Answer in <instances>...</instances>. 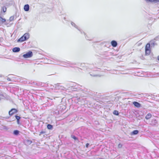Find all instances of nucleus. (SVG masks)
I'll use <instances>...</instances> for the list:
<instances>
[{"instance_id":"obj_29","label":"nucleus","mask_w":159,"mask_h":159,"mask_svg":"<svg viewBox=\"0 0 159 159\" xmlns=\"http://www.w3.org/2000/svg\"><path fill=\"white\" fill-rule=\"evenodd\" d=\"M89 145V143H86V147L87 148H88Z\"/></svg>"},{"instance_id":"obj_8","label":"nucleus","mask_w":159,"mask_h":159,"mask_svg":"<svg viewBox=\"0 0 159 159\" xmlns=\"http://www.w3.org/2000/svg\"><path fill=\"white\" fill-rule=\"evenodd\" d=\"M20 49L18 47H15L12 49V51L14 52H18L20 51Z\"/></svg>"},{"instance_id":"obj_26","label":"nucleus","mask_w":159,"mask_h":159,"mask_svg":"<svg viewBox=\"0 0 159 159\" xmlns=\"http://www.w3.org/2000/svg\"><path fill=\"white\" fill-rule=\"evenodd\" d=\"M122 146V145L121 143H119L118 145V147L119 148H121Z\"/></svg>"},{"instance_id":"obj_17","label":"nucleus","mask_w":159,"mask_h":159,"mask_svg":"<svg viewBox=\"0 0 159 159\" xmlns=\"http://www.w3.org/2000/svg\"><path fill=\"white\" fill-rule=\"evenodd\" d=\"M19 133V131L18 130H15L13 132V134L15 135H18Z\"/></svg>"},{"instance_id":"obj_30","label":"nucleus","mask_w":159,"mask_h":159,"mask_svg":"<svg viewBox=\"0 0 159 159\" xmlns=\"http://www.w3.org/2000/svg\"><path fill=\"white\" fill-rule=\"evenodd\" d=\"M19 120H17V123L18 124H19Z\"/></svg>"},{"instance_id":"obj_12","label":"nucleus","mask_w":159,"mask_h":159,"mask_svg":"<svg viewBox=\"0 0 159 159\" xmlns=\"http://www.w3.org/2000/svg\"><path fill=\"white\" fill-rule=\"evenodd\" d=\"M139 133V131L138 130H136L133 131L131 133V135H136L137 134Z\"/></svg>"},{"instance_id":"obj_36","label":"nucleus","mask_w":159,"mask_h":159,"mask_svg":"<svg viewBox=\"0 0 159 159\" xmlns=\"http://www.w3.org/2000/svg\"><path fill=\"white\" fill-rule=\"evenodd\" d=\"M80 32H81V33H82V32L81 31H80Z\"/></svg>"},{"instance_id":"obj_33","label":"nucleus","mask_w":159,"mask_h":159,"mask_svg":"<svg viewBox=\"0 0 159 159\" xmlns=\"http://www.w3.org/2000/svg\"><path fill=\"white\" fill-rule=\"evenodd\" d=\"M98 76V75H93V76Z\"/></svg>"},{"instance_id":"obj_2","label":"nucleus","mask_w":159,"mask_h":159,"mask_svg":"<svg viewBox=\"0 0 159 159\" xmlns=\"http://www.w3.org/2000/svg\"><path fill=\"white\" fill-rule=\"evenodd\" d=\"M18 111L15 108H12L9 112V114L10 116H12L14 114L16 113Z\"/></svg>"},{"instance_id":"obj_35","label":"nucleus","mask_w":159,"mask_h":159,"mask_svg":"<svg viewBox=\"0 0 159 159\" xmlns=\"http://www.w3.org/2000/svg\"><path fill=\"white\" fill-rule=\"evenodd\" d=\"M80 32H81V33H82V32L81 31H80Z\"/></svg>"},{"instance_id":"obj_18","label":"nucleus","mask_w":159,"mask_h":159,"mask_svg":"<svg viewBox=\"0 0 159 159\" xmlns=\"http://www.w3.org/2000/svg\"><path fill=\"white\" fill-rule=\"evenodd\" d=\"M147 1H149L151 2H159V0H145Z\"/></svg>"},{"instance_id":"obj_21","label":"nucleus","mask_w":159,"mask_h":159,"mask_svg":"<svg viewBox=\"0 0 159 159\" xmlns=\"http://www.w3.org/2000/svg\"><path fill=\"white\" fill-rule=\"evenodd\" d=\"M71 137L73 139L75 140H78V138L76 137L75 135H72L71 136Z\"/></svg>"},{"instance_id":"obj_11","label":"nucleus","mask_w":159,"mask_h":159,"mask_svg":"<svg viewBox=\"0 0 159 159\" xmlns=\"http://www.w3.org/2000/svg\"><path fill=\"white\" fill-rule=\"evenodd\" d=\"M152 116L151 114L150 113H148L145 117V118L147 120H148L151 118Z\"/></svg>"},{"instance_id":"obj_4","label":"nucleus","mask_w":159,"mask_h":159,"mask_svg":"<svg viewBox=\"0 0 159 159\" xmlns=\"http://www.w3.org/2000/svg\"><path fill=\"white\" fill-rule=\"evenodd\" d=\"M23 36L24 39L26 40L29 38L30 35L29 33H26L24 34Z\"/></svg>"},{"instance_id":"obj_32","label":"nucleus","mask_w":159,"mask_h":159,"mask_svg":"<svg viewBox=\"0 0 159 159\" xmlns=\"http://www.w3.org/2000/svg\"><path fill=\"white\" fill-rule=\"evenodd\" d=\"M158 60L159 61V56H158Z\"/></svg>"},{"instance_id":"obj_15","label":"nucleus","mask_w":159,"mask_h":159,"mask_svg":"<svg viewBox=\"0 0 159 159\" xmlns=\"http://www.w3.org/2000/svg\"><path fill=\"white\" fill-rule=\"evenodd\" d=\"M6 20L4 18H3L1 17L0 16V22L1 21L2 23L5 22Z\"/></svg>"},{"instance_id":"obj_34","label":"nucleus","mask_w":159,"mask_h":159,"mask_svg":"<svg viewBox=\"0 0 159 159\" xmlns=\"http://www.w3.org/2000/svg\"><path fill=\"white\" fill-rule=\"evenodd\" d=\"M157 75H158V76H159V73H157Z\"/></svg>"},{"instance_id":"obj_9","label":"nucleus","mask_w":159,"mask_h":159,"mask_svg":"<svg viewBox=\"0 0 159 159\" xmlns=\"http://www.w3.org/2000/svg\"><path fill=\"white\" fill-rule=\"evenodd\" d=\"M32 143V141L31 140H26L25 141V144L26 145H30Z\"/></svg>"},{"instance_id":"obj_6","label":"nucleus","mask_w":159,"mask_h":159,"mask_svg":"<svg viewBox=\"0 0 159 159\" xmlns=\"http://www.w3.org/2000/svg\"><path fill=\"white\" fill-rule=\"evenodd\" d=\"M111 45L113 47H116V46H117V42L116 41H115V40L112 41L111 42Z\"/></svg>"},{"instance_id":"obj_25","label":"nucleus","mask_w":159,"mask_h":159,"mask_svg":"<svg viewBox=\"0 0 159 159\" xmlns=\"http://www.w3.org/2000/svg\"><path fill=\"white\" fill-rule=\"evenodd\" d=\"M15 117H16V119L17 120H20V117L19 116H17V115H15Z\"/></svg>"},{"instance_id":"obj_13","label":"nucleus","mask_w":159,"mask_h":159,"mask_svg":"<svg viewBox=\"0 0 159 159\" xmlns=\"http://www.w3.org/2000/svg\"><path fill=\"white\" fill-rule=\"evenodd\" d=\"M150 44L149 43H148L146 45L145 47V50H150Z\"/></svg>"},{"instance_id":"obj_19","label":"nucleus","mask_w":159,"mask_h":159,"mask_svg":"<svg viewBox=\"0 0 159 159\" xmlns=\"http://www.w3.org/2000/svg\"><path fill=\"white\" fill-rule=\"evenodd\" d=\"M113 114L116 115H119L118 111L116 110H115L113 112Z\"/></svg>"},{"instance_id":"obj_23","label":"nucleus","mask_w":159,"mask_h":159,"mask_svg":"<svg viewBox=\"0 0 159 159\" xmlns=\"http://www.w3.org/2000/svg\"><path fill=\"white\" fill-rule=\"evenodd\" d=\"M2 10L3 12H5L7 11V8L6 7H3L2 8Z\"/></svg>"},{"instance_id":"obj_20","label":"nucleus","mask_w":159,"mask_h":159,"mask_svg":"<svg viewBox=\"0 0 159 159\" xmlns=\"http://www.w3.org/2000/svg\"><path fill=\"white\" fill-rule=\"evenodd\" d=\"M14 16H11L10 18H9V20L10 21H12L13 20H14Z\"/></svg>"},{"instance_id":"obj_27","label":"nucleus","mask_w":159,"mask_h":159,"mask_svg":"<svg viewBox=\"0 0 159 159\" xmlns=\"http://www.w3.org/2000/svg\"><path fill=\"white\" fill-rule=\"evenodd\" d=\"M60 84H59V83H58L57 84H56L55 85H56V87H55V88H56V89H57V86H59V85H60Z\"/></svg>"},{"instance_id":"obj_31","label":"nucleus","mask_w":159,"mask_h":159,"mask_svg":"<svg viewBox=\"0 0 159 159\" xmlns=\"http://www.w3.org/2000/svg\"><path fill=\"white\" fill-rule=\"evenodd\" d=\"M7 80H9V81L11 80H10V78H7Z\"/></svg>"},{"instance_id":"obj_1","label":"nucleus","mask_w":159,"mask_h":159,"mask_svg":"<svg viewBox=\"0 0 159 159\" xmlns=\"http://www.w3.org/2000/svg\"><path fill=\"white\" fill-rule=\"evenodd\" d=\"M33 55L32 52L31 51H29L25 54L23 55V57L25 58H29L32 57Z\"/></svg>"},{"instance_id":"obj_10","label":"nucleus","mask_w":159,"mask_h":159,"mask_svg":"<svg viewBox=\"0 0 159 159\" xmlns=\"http://www.w3.org/2000/svg\"><path fill=\"white\" fill-rule=\"evenodd\" d=\"M25 40L24 39L23 36H22L21 38H20L19 39L17 40L18 42H22L24 41H25Z\"/></svg>"},{"instance_id":"obj_14","label":"nucleus","mask_w":159,"mask_h":159,"mask_svg":"<svg viewBox=\"0 0 159 159\" xmlns=\"http://www.w3.org/2000/svg\"><path fill=\"white\" fill-rule=\"evenodd\" d=\"M71 24L72 26H74L78 30H79L80 31V30H79V29L78 28V27L77 26H76L75 24L73 22H71Z\"/></svg>"},{"instance_id":"obj_16","label":"nucleus","mask_w":159,"mask_h":159,"mask_svg":"<svg viewBox=\"0 0 159 159\" xmlns=\"http://www.w3.org/2000/svg\"><path fill=\"white\" fill-rule=\"evenodd\" d=\"M52 126L50 124H48L47 125V128L49 129H52Z\"/></svg>"},{"instance_id":"obj_24","label":"nucleus","mask_w":159,"mask_h":159,"mask_svg":"<svg viewBox=\"0 0 159 159\" xmlns=\"http://www.w3.org/2000/svg\"><path fill=\"white\" fill-rule=\"evenodd\" d=\"M145 52H146V54L149 55L150 52V50H145Z\"/></svg>"},{"instance_id":"obj_5","label":"nucleus","mask_w":159,"mask_h":159,"mask_svg":"<svg viewBox=\"0 0 159 159\" xmlns=\"http://www.w3.org/2000/svg\"><path fill=\"white\" fill-rule=\"evenodd\" d=\"M133 104L135 106L137 107H140L141 106V105L140 103L136 102H133Z\"/></svg>"},{"instance_id":"obj_7","label":"nucleus","mask_w":159,"mask_h":159,"mask_svg":"<svg viewBox=\"0 0 159 159\" xmlns=\"http://www.w3.org/2000/svg\"><path fill=\"white\" fill-rule=\"evenodd\" d=\"M24 10L25 11H28L29 10L30 6L28 4H26L24 6Z\"/></svg>"},{"instance_id":"obj_3","label":"nucleus","mask_w":159,"mask_h":159,"mask_svg":"<svg viewBox=\"0 0 159 159\" xmlns=\"http://www.w3.org/2000/svg\"><path fill=\"white\" fill-rule=\"evenodd\" d=\"M150 124L152 126H156L157 124V121L156 120L153 119L152 120Z\"/></svg>"},{"instance_id":"obj_22","label":"nucleus","mask_w":159,"mask_h":159,"mask_svg":"<svg viewBox=\"0 0 159 159\" xmlns=\"http://www.w3.org/2000/svg\"><path fill=\"white\" fill-rule=\"evenodd\" d=\"M65 63H66V64H65V66H70V64H72V63H70V62H65Z\"/></svg>"},{"instance_id":"obj_28","label":"nucleus","mask_w":159,"mask_h":159,"mask_svg":"<svg viewBox=\"0 0 159 159\" xmlns=\"http://www.w3.org/2000/svg\"><path fill=\"white\" fill-rule=\"evenodd\" d=\"M45 132L44 131H41L40 132L39 135H41L45 133Z\"/></svg>"}]
</instances>
